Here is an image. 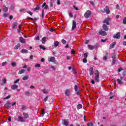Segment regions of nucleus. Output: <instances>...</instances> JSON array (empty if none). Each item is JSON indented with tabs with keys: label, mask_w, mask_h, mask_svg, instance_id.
I'll return each mask as SVG.
<instances>
[{
	"label": "nucleus",
	"mask_w": 126,
	"mask_h": 126,
	"mask_svg": "<svg viewBox=\"0 0 126 126\" xmlns=\"http://www.w3.org/2000/svg\"><path fill=\"white\" fill-rule=\"evenodd\" d=\"M111 20V18H105L103 21V23L106 24V25H110V22H109Z\"/></svg>",
	"instance_id": "nucleus-6"
},
{
	"label": "nucleus",
	"mask_w": 126,
	"mask_h": 126,
	"mask_svg": "<svg viewBox=\"0 0 126 126\" xmlns=\"http://www.w3.org/2000/svg\"><path fill=\"white\" fill-rule=\"evenodd\" d=\"M101 42H102L103 43L107 42V39H101Z\"/></svg>",
	"instance_id": "nucleus-61"
},
{
	"label": "nucleus",
	"mask_w": 126,
	"mask_h": 126,
	"mask_svg": "<svg viewBox=\"0 0 126 126\" xmlns=\"http://www.w3.org/2000/svg\"><path fill=\"white\" fill-rule=\"evenodd\" d=\"M64 94H65V96H67V97H69V96H70V95H71V94L70 93V91L68 89H67L65 90V91L64 92Z\"/></svg>",
	"instance_id": "nucleus-8"
},
{
	"label": "nucleus",
	"mask_w": 126,
	"mask_h": 126,
	"mask_svg": "<svg viewBox=\"0 0 126 126\" xmlns=\"http://www.w3.org/2000/svg\"><path fill=\"white\" fill-rule=\"evenodd\" d=\"M83 63H87V59L86 58H84L83 60Z\"/></svg>",
	"instance_id": "nucleus-41"
},
{
	"label": "nucleus",
	"mask_w": 126,
	"mask_h": 126,
	"mask_svg": "<svg viewBox=\"0 0 126 126\" xmlns=\"http://www.w3.org/2000/svg\"><path fill=\"white\" fill-rule=\"evenodd\" d=\"M41 7H44V9H49V5H47L46 2L43 3Z\"/></svg>",
	"instance_id": "nucleus-14"
},
{
	"label": "nucleus",
	"mask_w": 126,
	"mask_h": 126,
	"mask_svg": "<svg viewBox=\"0 0 126 126\" xmlns=\"http://www.w3.org/2000/svg\"><path fill=\"white\" fill-rule=\"evenodd\" d=\"M17 88H18V86L17 85L14 84L11 86V89H12V90H15L16 89H17Z\"/></svg>",
	"instance_id": "nucleus-17"
},
{
	"label": "nucleus",
	"mask_w": 126,
	"mask_h": 126,
	"mask_svg": "<svg viewBox=\"0 0 126 126\" xmlns=\"http://www.w3.org/2000/svg\"><path fill=\"white\" fill-rule=\"evenodd\" d=\"M76 22L75 20L72 21V30H74L76 28Z\"/></svg>",
	"instance_id": "nucleus-7"
},
{
	"label": "nucleus",
	"mask_w": 126,
	"mask_h": 126,
	"mask_svg": "<svg viewBox=\"0 0 126 126\" xmlns=\"http://www.w3.org/2000/svg\"><path fill=\"white\" fill-rule=\"evenodd\" d=\"M39 48L41 49V50H46V48H45L44 46H43L42 45H39Z\"/></svg>",
	"instance_id": "nucleus-36"
},
{
	"label": "nucleus",
	"mask_w": 126,
	"mask_h": 126,
	"mask_svg": "<svg viewBox=\"0 0 126 126\" xmlns=\"http://www.w3.org/2000/svg\"><path fill=\"white\" fill-rule=\"evenodd\" d=\"M89 72H90V75L91 76V75H93V74H94V70L93 67H91L90 68Z\"/></svg>",
	"instance_id": "nucleus-12"
},
{
	"label": "nucleus",
	"mask_w": 126,
	"mask_h": 126,
	"mask_svg": "<svg viewBox=\"0 0 126 126\" xmlns=\"http://www.w3.org/2000/svg\"><path fill=\"white\" fill-rule=\"evenodd\" d=\"M54 47H55V48H57V47L59 46L60 42H59V41H54Z\"/></svg>",
	"instance_id": "nucleus-20"
},
{
	"label": "nucleus",
	"mask_w": 126,
	"mask_h": 126,
	"mask_svg": "<svg viewBox=\"0 0 126 126\" xmlns=\"http://www.w3.org/2000/svg\"><path fill=\"white\" fill-rule=\"evenodd\" d=\"M20 80V79H17L16 81H14V84H16V83H17V82H19Z\"/></svg>",
	"instance_id": "nucleus-49"
},
{
	"label": "nucleus",
	"mask_w": 126,
	"mask_h": 126,
	"mask_svg": "<svg viewBox=\"0 0 126 126\" xmlns=\"http://www.w3.org/2000/svg\"><path fill=\"white\" fill-rule=\"evenodd\" d=\"M57 3L58 5H60V4H61V0H57Z\"/></svg>",
	"instance_id": "nucleus-54"
},
{
	"label": "nucleus",
	"mask_w": 126,
	"mask_h": 126,
	"mask_svg": "<svg viewBox=\"0 0 126 126\" xmlns=\"http://www.w3.org/2000/svg\"><path fill=\"white\" fill-rule=\"evenodd\" d=\"M48 62H51V63H56V59L55 57H50L48 59Z\"/></svg>",
	"instance_id": "nucleus-9"
},
{
	"label": "nucleus",
	"mask_w": 126,
	"mask_h": 126,
	"mask_svg": "<svg viewBox=\"0 0 126 126\" xmlns=\"http://www.w3.org/2000/svg\"><path fill=\"white\" fill-rule=\"evenodd\" d=\"M77 110L82 109V105H81L80 104H78L77 106Z\"/></svg>",
	"instance_id": "nucleus-28"
},
{
	"label": "nucleus",
	"mask_w": 126,
	"mask_h": 126,
	"mask_svg": "<svg viewBox=\"0 0 126 126\" xmlns=\"http://www.w3.org/2000/svg\"><path fill=\"white\" fill-rule=\"evenodd\" d=\"M21 53H22V54H28V50H27V49H22L21 51Z\"/></svg>",
	"instance_id": "nucleus-23"
},
{
	"label": "nucleus",
	"mask_w": 126,
	"mask_h": 126,
	"mask_svg": "<svg viewBox=\"0 0 126 126\" xmlns=\"http://www.w3.org/2000/svg\"><path fill=\"white\" fill-rule=\"evenodd\" d=\"M63 126H68V123L67 122V121L65 119L63 120Z\"/></svg>",
	"instance_id": "nucleus-25"
},
{
	"label": "nucleus",
	"mask_w": 126,
	"mask_h": 126,
	"mask_svg": "<svg viewBox=\"0 0 126 126\" xmlns=\"http://www.w3.org/2000/svg\"><path fill=\"white\" fill-rule=\"evenodd\" d=\"M28 19H31V20H33V21H37V18H35L33 19L31 17H29V18H28Z\"/></svg>",
	"instance_id": "nucleus-35"
},
{
	"label": "nucleus",
	"mask_w": 126,
	"mask_h": 126,
	"mask_svg": "<svg viewBox=\"0 0 126 126\" xmlns=\"http://www.w3.org/2000/svg\"><path fill=\"white\" fill-rule=\"evenodd\" d=\"M113 38L114 39H121V32H117L116 34L113 35Z\"/></svg>",
	"instance_id": "nucleus-5"
},
{
	"label": "nucleus",
	"mask_w": 126,
	"mask_h": 126,
	"mask_svg": "<svg viewBox=\"0 0 126 126\" xmlns=\"http://www.w3.org/2000/svg\"><path fill=\"white\" fill-rule=\"evenodd\" d=\"M25 10H26V9H25V8H23V9H20L19 10V11H20V12H22L23 11H25Z\"/></svg>",
	"instance_id": "nucleus-42"
},
{
	"label": "nucleus",
	"mask_w": 126,
	"mask_h": 126,
	"mask_svg": "<svg viewBox=\"0 0 126 126\" xmlns=\"http://www.w3.org/2000/svg\"><path fill=\"white\" fill-rule=\"evenodd\" d=\"M50 32H54V31H55V29L52 28L51 29H50Z\"/></svg>",
	"instance_id": "nucleus-59"
},
{
	"label": "nucleus",
	"mask_w": 126,
	"mask_h": 126,
	"mask_svg": "<svg viewBox=\"0 0 126 126\" xmlns=\"http://www.w3.org/2000/svg\"><path fill=\"white\" fill-rule=\"evenodd\" d=\"M112 62L111 64L114 65V64H116L117 63H118V60H116V55H113L112 57Z\"/></svg>",
	"instance_id": "nucleus-3"
},
{
	"label": "nucleus",
	"mask_w": 126,
	"mask_h": 126,
	"mask_svg": "<svg viewBox=\"0 0 126 126\" xmlns=\"http://www.w3.org/2000/svg\"><path fill=\"white\" fill-rule=\"evenodd\" d=\"M35 67H40V66H41V64L37 63V64H35Z\"/></svg>",
	"instance_id": "nucleus-52"
},
{
	"label": "nucleus",
	"mask_w": 126,
	"mask_h": 126,
	"mask_svg": "<svg viewBox=\"0 0 126 126\" xmlns=\"http://www.w3.org/2000/svg\"><path fill=\"white\" fill-rule=\"evenodd\" d=\"M3 11H4V12H6V11H7V10H8V8L7 7H6V6H5V5H4L3 6Z\"/></svg>",
	"instance_id": "nucleus-27"
},
{
	"label": "nucleus",
	"mask_w": 126,
	"mask_h": 126,
	"mask_svg": "<svg viewBox=\"0 0 126 126\" xmlns=\"http://www.w3.org/2000/svg\"><path fill=\"white\" fill-rule=\"evenodd\" d=\"M88 48L89 50H94V49H95V46L93 45H88Z\"/></svg>",
	"instance_id": "nucleus-21"
},
{
	"label": "nucleus",
	"mask_w": 126,
	"mask_h": 126,
	"mask_svg": "<svg viewBox=\"0 0 126 126\" xmlns=\"http://www.w3.org/2000/svg\"><path fill=\"white\" fill-rule=\"evenodd\" d=\"M3 17H4L5 18L7 17V14L6 13H4L3 15Z\"/></svg>",
	"instance_id": "nucleus-50"
},
{
	"label": "nucleus",
	"mask_w": 126,
	"mask_h": 126,
	"mask_svg": "<svg viewBox=\"0 0 126 126\" xmlns=\"http://www.w3.org/2000/svg\"><path fill=\"white\" fill-rule=\"evenodd\" d=\"M73 7L74 9H75L76 10H79V9L77 7L75 6V5H73Z\"/></svg>",
	"instance_id": "nucleus-56"
},
{
	"label": "nucleus",
	"mask_w": 126,
	"mask_h": 126,
	"mask_svg": "<svg viewBox=\"0 0 126 126\" xmlns=\"http://www.w3.org/2000/svg\"><path fill=\"white\" fill-rule=\"evenodd\" d=\"M18 24L17 22L13 23L12 26V29H15V27L17 26Z\"/></svg>",
	"instance_id": "nucleus-22"
},
{
	"label": "nucleus",
	"mask_w": 126,
	"mask_h": 126,
	"mask_svg": "<svg viewBox=\"0 0 126 126\" xmlns=\"http://www.w3.org/2000/svg\"><path fill=\"white\" fill-rule=\"evenodd\" d=\"M88 126H93V123H87Z\"/></svg>",
	"instance_id": "nucleus-48"
},
{
	"label": "nucleus",
	"mask_w": 126,
	"mask_h": 126,
	"mask_svg": "<svg viewBox=\"0 0 126 126\" xmlns=\"http://www.w3.org/2000/svg\"><path fill=\"white\" fill-rule=\"evenodd\" d=\"M41 115L42 116H44V115H45V110L44 109H43L41 111Z\"/></svg>",
	"instance_id": "nucleus-51"
},
{
	"label": "nucleus",
	"mask_w": 126,
	"mask_h": 126,
	"mask_svg": "<svg viewBox=\"0 0 126 126\" xmlns=\"http://www.w3.org/2000/svg\"><path fill=\"white\" fill-rule=\"evenodd\" d=\"M102 28L104 31H108V30H109V28H108V26L105 24H103L102 25Z\"/></svg>",
	"instance_id": "nucleus-16"
},
{
	"label": "nucleus",
	"mask_w": 126,
	"mask_h": 126,
	"mask_svg": "<svg viewBox=\"0 0 126 126\" xmlns=\"http://www.w3.org/2000/svg\"><path fill=\"white\" fill-rule=\"evenodd\" d=\"M88 57V54L87 53H84V57L86 59Z\"/></svg>",
	"instance_id": "nucleus-40"
},
{
	"label": "nucleus",
	"mask_w": 126,
	"mask_h": 126,
	"mask_svg": "<svg viewBox=\"0 0 126 126\" xmlns=\"http://www.w3.org/2000/svg\"><path fill=\"white\" fill-rule=\"evenodd\" d=\"M61 42H62V44H66V41H65V40H64V39H62L61 40Z\"/></svg>",
	"instance_id": "nucleus-39"
},
{
	"label": "nucleus",
	"mask_w": 126,
	"mask_h": 126,
	"mask_svg": "<svg viewBox=\"0 0 126 126\" xmlns=\"http://www.w3.org/2000/svg\"><path fill=\"white\" fill-rule=\"evenodd\" d=\"M117 82L120 84L122 85L123 84V78L122 77H121L120 78H118L117 80Z\"/></svg>",
	"instance_id": "nucleus-11"
},
{
	"label": "nucleus",
	"mask_w": 126,
	"mask_h": 126,
	"mask_svg": "<svg viewBox=\"0 0 126 126\" xmlns=\"http://www.w3.org/2000/svg\"><path fill=\"white\" fill-rule=\"evenodd\" d=\"M24 72H25V70L22 69L18 72V74H22V73H24Z\"/></svg>",
	"instance_id": "nucleus-32"
},
{
	"label": "nucleus",
	"mask_w": 126,
	"mask_h": 126,
	"mask_svg": "<svg viewBox=\"0 0 126 126\" xmlns=\"http://www.w3.org/2000/svg\"><path fill=\"white\" fill-rule=\"evenodd\" d=\"M98 34L99 35H101V36H106V35H107V32H106L103 31H100L98 32Z\"/></svg>",
	"instance_id": "nucleus-10"
},
{
	"label": "nucleus",
	"mask_w": 126,
	"mask_h": 126,
	"mask_svg": "<svg viewBox=\"0 0 126 126\" xmlns=\"http://www.w3.org/2000/svg\"><path fill=\"white\" fill-rule=\"evenodd\" d=\"M6 63H7V62H6L2 63V66H4L6 65Z\"/></svg>",
	"instance_id": "nucleus-43"
},
{
	"label": "nucleus",
	"mask_w": 126,
	"mask_h": 126,
	"mask_svg": "<svg viewBox=\"0 0 126 126\" xmlns=\"http://www.w3.org/2000/svg\"><path fill=\"white\" fill-rule=\"evenodd\" d=\"M92 14V12L90 10H87L86 13L84 14V16L85 18H89L91 16V14Z\"/></svg>",
	"instance_id": "nucleus-2"
},
{
	"label": "nucleus",
	"mask_w": 126,
	"mask_h": 126,
	"mask_svg": "<svg viewBox=\"0 0 126 126\" xmlns=\"http://www.w3.org/2000/svg\"><path fill=\"white\" fill-rule=\"evenodd\" d=\"M116 9H120V5L119 4L116 5Z\"/></svg>",
	"instance_id": "nucleus-58"
},
{
	"label": "nucleus",
	"mask_w": 126,
	"mask_h": 126,
	"mask_svg": "<svg viewBox=\"0 0 126 126\" xmlns=\"http://www.w3.org/2000/svg\"><path fill=\"white\" fill-rule=\"evenodd\" d=\"M53 2H53V1L51 0L50 3V7H53V6H54Z\"/></svg>",
	"instance_id": "nucleus-37"
},
{
	"label": "nucleus",
	"mask_w": 126,
	"mask_h": 126,
	"mask_svg": "<svg viewBox=\"0 0 126 126\" xmlns=\"http://www.w3.org/2000/svg\"><path fill=\"white\" fill-rule=\"evenodd\" d=\"M6 83V79L4 78L2 80V83L1 84V85H4V84H5Z\"/></svg>",
	"instance_id": "nucleus-33"
},
{
	"label": "nucleus",
	"mask_w": 126,
	"mask_h": 126,
	"mask_svg": "<svg viewBox=\"0 0 126 126\" xmlns=\"http://www.w3.org/2000/svg\"><path fill=\"white\" fill-rule=\"evenodd\" d=\"M69 17H70L71 18L73 17V15H72V13H70L69 14Z\"/></svg>",
	"instance_id": "nucleus-57"
},
{
	"label": "nucleus",
	"mask_w": 126,
	"mask_h": 126,
	"mask_svg": "<svg viewBox=\"0 0 126 126\" xmlns=\"http://www.w3.org/2000/svg\"><path fill=\"white\" fill-rule=\"evenodd\" d=\"M102 12H103V13H105V12H106L107 13V14H110V9H109V6H105V9H104L103 10H101Z\"/></svg>",
	"instance_id": "nucleus-4"
},
{
	"label": "nucleus",
	"mask_w": 126,
	"mask_h": 126,
	"mask_svg": "<svg viewBox=\"0 0 126 126\" xmlns=\"http://www.w3.org/2000/svg\"><path fill=\"white\" fill-rule=\"evenodd\" d=\"M48 96H47L44 98V101H45V102H46L47 101H48Z\"/></svg>",
	"instance_id": "nucleus-62"
},
{
	"label": "nucleus",
	"mask_w": 126,
	"mask_h": 126,
	"mask_svg": "<svg viewBox=\"0 0 126 126\" xmlns=\"http://www.w3.org/2000/svg\"><path fill=\"white\" fill-rule=\"evenodd\" d=\"M22 109H23V111H25V110L26 109V107L25 106V105H22Z\"/></svg>",
	"instance_id": "nucleus-45"
},
{
	"label": "nucleus",
	"mask_w": 126,
	"mask_h": 126,
	"mask_svg": "<svg viewBox=\"0 0 126 126\" xmlns=\"http://www.w3.org/2000/svg\"><path fill=\"white\" fill-rule=\"evenodd\" d=\"M95 75V80L96 82H100V77H99V71L98 70H96L94 72Z\"/></svg>",
	"instance_id": "nucleus-1"
},
{
	"label": "nucleus",
	"mask_w": 126,
	"mask_h": 126,
	"mask_svg": "<svg viewBox=\"0 0 126 126\" xmlns=\"http://www.w3.org/2000/svg\"><path fill=\"white\" fill-rule=\"evenodd\" d=\"M20 47V44L18 43L14 47L15 50H18V48Z\"/></svg>",
	"instance_id": "nucleus-30"
},
{
	"label": "nucleus",
	"mask_w": 126,
	"mask_h": 126,
	"mask_svg": "<svg viewBox=\"0 0 126 126\" xmlns=\"http://www.w3.org/2000/svg\"><path fill=\"white\" fill-rule=\"evenodd\" d=\"M18 33H21V29H20V27H19L18 29L17 30Z\"/></svg>",
	"instance_id": "nucleus-46"
},
{
	"label": "nucleus",
	"mask_w": 126,
	"mask_h": 126,
	"mask_svg": "<svg viewBox=\"0 0 126 126\" xmlns=\"http://www.w3.org/2000/svg\"><path fill=\"white\" fill-rule=\"evenodd\" d=\"M107 56L103 57V61H107Z\"/></svg>",
	"instance_id": "nucleus-64"
},
{
	"label": "nucleus",
	"mask_w": 126,
	"mask_h": 126,
	"mask_svg": "<svg viewBox=\"0 0 126 126\" xmlns=\"http://www.w3.org/2000/svg\"><path fill=\"white\" fill-rule=\"evenodd\" d=\"M9 98H10V95H8V96H6V97L4 98V100H6V99H9Z\"/></svg>",
	"instance_id": "nucleus-55"
},
{
	"label": "nucleus",
	"mask_w": 126,
	"mask_h": 126,
	"mask_svg": "<svg viewBox=\"0 0 126 126\" xmlns=\"http://www.w3.org/2000/svg\"><path fill=\"white\" fill-rule=\"evenodd\" d=\"M19 41L21 43H23V44H26V41H25V39L22 37V36H20L19 37Z\"/></svg>",
	"instance_id": "nucleus-13"
},
{
	"label": "nucleus",
	"mask_w": 126,
	"mask_h": 126,
	"mask_svg": "<svg viewBox=\"0 0 126 126\" xmlns=\"http://www.w3.org/2000/svg\"><path fill=\"white\" fill-rule=\"evenodd\" d=\"M27 13L30 14V15H32L33 13L30 11H27Z\"/></svg>",
	"instance_id": "nucleus-44"
},
{
	"label": "nucleus",
	"mask_w": 126,
	"mask_h": 126,
	"mask_svg": "<svg viewBox=\"0 0 126 126\" xmlns=\"http://www.w3.org/2000/svg\"><path fill=\"white\" fill-rule=\"evenodd\" d=\"M117 44V42H114L111 43L109 46V49H113L115 48V46Z\"/></svg>",
	"instance_id": "nucleus-15"
},
{
	"label": "nucleus",
	"mask_w": 126,
	"mask_h": 126,
	"mask_svg": "<svg viewBox=\"0 0 126 126\" xmlns=\"http://www.w3.org/2000/svg\"><path fill=\"white\" fill-rule=\"evenodd\" d=\"M18 119L19 122H21V123L24 122V118H23V117H22L21 116H19L18 117Z\"/></svg>",
	"instance_id": "nucleus-19"
},
{
	"label": "nucleus",
	"mask_w": 126,
	"mask_h": 126,
	"mask_svg": "<svg viewBox=\"0 0 126 126\" xmlns=\"http://www.w3.org/2000/svg\"><path fill=\"white\" fill-rule=\"evenodd\" d=\"M36 41H39L40 40V36L37 35V36L35 38Z\"/></svg>",
	"instance_id": "nucleus-47"
},
{
	"label": "nucleus",
	"mask_w": 126,
	"mask_h": 126,
	"mask_svg": "<svg viewBox=\"0 0 126 126\" xmlns=\"http://www.w3.org/2000/svg\"><path fill=\"white\" fill-rule=\"evenodd\" d=\"M12 66H16V63L15 62H12L11 63Z\"/></svg>",
	"instance_id": "nucleus-38"
},
{
	"label": "nucleus",
	"mask_w": 126,
	"mask_h": 126,
	"mask_svg": "<svg viewBox=\"0 0 126 126\" xmlns=\"http://www.w3.org/2000/svg\"><path fill=\"white\" fill-rule=\"evenodd\" d=\"M23 115L25 119H27V118L29 117V115L26 113H24L23 114Z\"/></svg>",
	"instance_id": "nucleus-26"
},
{
	"label": "nucleus",
	"mask_w": 126,
	"mask_h": 126,
	"mask_svg": "<svg viewBox=\"0 0 126 126\" xmlns=\"http://www.w3.org/2000/svg\"><path fill=\"white\" fill-rule=\"evenodd\" d=\"M5 107H6V108H7V109H9L10 108V102H9V101H7V102L5 104Z\"/></svg>",
	"instance_id": "nucleus-18"
},
{
	"label": "nucleus",
	"mask_w": 126,
	"mask_h": 126,
	"mask_svg": "<svg viewBox=\"0 0 126 126\" xmlns=\"http://www.w3.org/2000/svg\"><path fill=\"white\" fill-rule=\"evenodd\" d=\"M74 90H75V91H76V92L78 91V86H77V85H75Z\"/></svg>",
	"instance_id": "nucleus-34"
},
{
	"label": "nucleus",
	"mask_w": 126,
	"mask_h": 126,
	"mask_svg": "<svg viewBox=\"0 0 126 126\" xmlns=\"http://www.w3.org/2000/svg\"><path fill=\"white\" fill-rule=\"evenodd\" d=\"M44 11H45V9H42V18H44Z\"/></svg>",
	"instance_id": "nucleus-53"
},
{
	"label": "nucleus",
	"mask_w": 126,
	"mask_h": 126,
	"mask_svg": "<svg viewBox=\"0 0 126 126\" xmlns=\"http://www.w3.org/2000/svg\"><path fill=\"white\" fill-rule=\"evenodd\" d=\"M124 24H126V18H125L123 20Z\"/></svg>",
	"instance_id": "nucleus-63"
},
{
	"label": "nucleus",
	"mask_w": 126,
	"mask_h": 126,
	"mask_svg": "<svg viewBox=\"0 0 126 126\" xmlns=\"http://www.w3.org/2000/svg\"><path fill=\"white\" fill-rule=\"evenodd\" d=\"M46 39H47L46 36H44L42 38L41 42L42 44H46Z\"/></svg>",
	"instance_id": "nucleus-24"
},
{
	"label": "nucleus",
	"mask_w": 126,
	"mask_h": 126,
	"mask_svg": "<svg viewBox=\"0 0 126 126\" xmlns=\"http://www.w3.org/2000/svg\"><path fill=\"white\" fill-rule=\"evenodd\" d=\"M28 78H29V75L24 76L23 77V80H27L28 79Z\"/></svg>",
	"instance_id": "nucleus-31"
},
{
	"label": "nucleus",
	"mask_w": 126,
	"mask_h": 126,
	"mask_svg": "<svg viewBox=\"0 0 126 126\" xmlns=\"http://www.w3.org/2000/svg\"><path fill=\"white\" fill-rule=\"evenodd\" d=\"M40 6H37L35 8H34L33 9V10H34V11H37V10H40Z\"/></svg>",
	"instance_id": "nucleus-29"
},
{
	"label": "nucleus",
	"mask_w": 126,
	"mask_h": 126,
	"mask_svg": "<svg viewBox=\"0 0 126 126\" xmlns=\"http://www.w3.org/2000/svg\"><path fill=\"white\" fill-rule=\"evenodd\" d=\"M43 92L44 93V94H47V93H48L46 90H43Z\"/></svg>",
	"instance_id": "nucleus-60"
}]
</instances>
